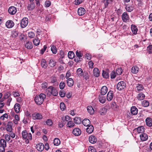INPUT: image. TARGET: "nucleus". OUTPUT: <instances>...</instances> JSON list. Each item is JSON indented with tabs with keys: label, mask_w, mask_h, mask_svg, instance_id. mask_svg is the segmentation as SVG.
Returning a JSON list of instances; mask_svg holds the SVG:
<instances>
[{
	"label": "nucleus",
	"mask_w": 152,
	"mask_h": 152,
	"mask_svg": "<svg viewBox=\"0 0 152 152\" xmlns=\"http://www.w3.org/2000/svg\"><path fill=\"white\" fill-rule=\"evenodd\" d=\"M46 97L45 95L41 93L39 96H35L34 100L37 104L40 105L43 103Z\"/></svg>",
	"instance_id": "nucleus-1"
},
{
	"label": "nucleus",
	"mask_w": 152,
	"mask_h": 152,
	"mask_svg": "<svg viewBox=\"0 0 152 152\" xmlns=\"http://www.w3.org/2000/svg\"><path fill=\"white\" fill-rule=\"evenodd\" d=\"M46 92L48 94H51L54 96H57L58 94V92L56 89L52 86L49 87L46 90Z\"/></svg>",
	"instance_id": "nucleus-2"
},
{
	"label": "nucleus",
	"mask_w": 152,
	"mask_h": 152,
	"mask_svg": "<svg viewBox=\"0 0 152 152\" xmlns=\"http://www.w3.org/2000/svg\"><path fill=\"white\" fill-rule=\"evenodd\" d=\"M126 84L123 81H121L117 85V89L119 91H121L126 88Z\"/></svg>",
	"instance_id": "nucleus-3"
},
{
	"label": "nucleus",
	"mask_w": 152,
	"mask_h": 152,
	"mask_svg": "<svg viewBox=\"0 0 152 152\" xmlns=\"http://www.w3.org/2000/svg\"><path fill=\"white\" fill-rule=\"evenodd\" d=\"M28 19L27 18H23L21 20L20 26L21 28H24L28 25Z\"/></svg>",
	"instance_id": "nucleus-4"
},
{
	"label": "nucleus",
	"mask_w": 152,
	"mask_h": 152,
	"mask_svg": "<svg viewBox=\"0 0 152 152\" xmlns=\"http://www.w3.org/2000/svg\"><path fill=\"white\" fill-rule=\"evenodd\" d=\"M33 119L34 120H40L42 118V116L40 113H35L32 115Z\"/></svg>",
	"instance_id": "nucleus-5"
},
{
	"label": "nucleus",
	"mask_w": 152,
	"mask_h": 152,
	"mask_svg": "<svg viewBox=\"0 0 152 152\" xmlns=\"http://www.w3.org/2000/svg\"><path fill=\"white\" fill-rule=\"evenodd\" d=\"M17 11V8L14 6H11L8 9V12L11 15L15 14Z\"/></svg>",
	"instance_id": "nucleus-6"
},
{
	"label": "nucleus",
	"mask_w": 152,
	"mask_h": 152,
	"mask_svg": "<svg viewBox=\"0 0 152 152\" xmlns=\"http://www.w3.org/2000/svg\"><path fill=\"white\" fill-rule=\"evenodd\" d=\"M81 130L77 128H75L72 131L73 134L75 136H79L81 134Z\"/></svg>",
	"instance_id": "nucleus-7"
},
{
	"label": "nucleus",
	"mask_w": 152,
	"mask_h": 152,
	"mask_svg": "<svg viewBox=\"0 0 152 152\" xmlns=\"http://www.w3.org/2000/svg\"><path fill=\"white\" fill-rule=\"evenodd\" d=\"M113 97V91H110L108 93L107 96V99L108 101H110L112 100Z\"/></svg>",
	"instance_id": "nucleus-8"
},
{
	"label": "nucleus",
	"mask_w": 152,
	"mask_h": 152,
	"mask_svg": "<svg viewBox=\"0 0 152 152\" xmlns=\"http://www.w3.org/2000/svg\"><path fill=\"white\" fill-rule=\"evenodd\" d=\"M5 25L7 28H11L14 26V23L12 20H9L7 21Z\"/></svg>",
	"instance_id": "nucleus-9"
},
{
	"label": "nucleus",
	"mask_w": 152,
	"mask_h": 152,
	"mask_svg": "<svg viewBox=\"0 0 152 152\" xmlns=\"http://www.w3.org/2000/svg\"><path fill=\"white\" fill-rule=\"evenodd\" d=\"M122 18L124 22H126L129 19V15L126 12H124L122 15Z\"/></svg>",
	"instance_id": "nucleus-10"
},
{
	"label": "nucleus",
	"mask_w": 152,
	"mask_h": 152,
	"mask_svg": "<svg viewBox=\"0 0 152 152\" xmlns=\"http://www.w3.org/2000/svg\"><path fill=\"white\" fill-rule=\"evenodd\" d=\"M135 89L138 92L142 91L143 90H144V87L142 85L138 84L136 85Z\"/></svg>",
	"instance_id": "nucleus-11"
},
{
	"label": "nucleus",
	"mask_w": 152,
	"mask_h": 152,
	"mask_svg": "<svg viewBox=\"0 0 152 152\" xmlns=\"http://www.w3.org/2000/svg\"><path fill=\"white\" fill-rule=\"evenodd\" d=\"M36 148L39 151H42L44 148V145L42 143H39L36 145Z\"/></svg>",
	"instance_id": "nucleus-12"
},
{
	"label": "nucleus",
	"mask_w": 152,
	"mask_h": 152,
	"mask_svg": "<svg viewBox=\"0 0 152 152\" xmlns=\"http://www.w3.org/2000/svg\"><path fill=\"white\" fill-rule=\"evenodd\" d=\"M138 109L135 106H132L131 108L130 111L131 114L133 115H136L138 113Z\"/></svg>",
	"instance_id": "nucleus-13"
},
{
	"label": "nucleus",
	"mask_w": 152,
	"mask_h": 152,
	"mask_svg": "<svg viewBox=\"0 0 152 152\" xmlns=\"http://www.w3.org/2000/svg\"><path fill=\"white\" fill-rule=\"evenodd\" d=\"M88 140L90 143L94 144L96 142L97 139L95 136L91 135L89 137Z\"/></svg>",
	"instance_id": "nucleus-14"
},
{
	"label": "nucleus",
	"mask_w": 152,
	"mask_h": 152,
	"mask_svg": "<svg viewBox=\"0 0 152 152\" xmlns=\"http://www.w3.org/2000/svg\"><path fill=\"white\" fill-rule=\"evenodd\" d=\"M85 13V10L83 7H80L78 8L77 10L78 15L80 16L83 15Z\"/></svg>",
	"instance_id": "nucleus-15"
},
{
	"label": "nucleus",
	"mask_w": 152,
	"mask_h": 152,
	"mask_svg": "<svg viewBox=\"0 0 152 152\" xmlns=\"http://www.w3.org/2000/svg\"><path fill=\"white\" fill-rule=\"evenodd\" d=\"M107 91V88L106 86H104L102 87L101 89V94L102 95L105 94Z\"/></svg>",
	"instance_id": "nucleus-16"
},
{
	"label": "nucleus",
	"mask_w": 152,
	"mask_h": 152,
	"mask_svg": "<svg viewBox=\"0 0 152 152\" xmlns=\"http://www.w3.org/2000/svg\"><path fill=\"white\" fill-rule=\"evenodd\" d=\"M14 108L15 112L18 113L20 111V107L19 104L16 103L15 104L14 107Z\"/></svg>",
	"instance_id": "nucleus-17"
},
{
	"label": "nucleus",
	"mask_w": 152,
	"mask_h": 152,
	"mask_svg": "<svg viewBox=\"0 0 152 152\" xmlns=\"http://www.w3.org/2000/svg\"><path fill=\"white\" fill-rule=\"evenodd\" d=\"M146 124L147 126L150 127L152 126V120L150 117L147 118L145 120Z\"/></svg>",
	"instance_id": "nucleus-18"
},
{
	"label": "nucleus",
	"mask_w": 152,
	"mask_h": 152,
	"mask_svg": "<svg viewBox=\"0 0 152 152\" xmlns=\"http://www.w3.org/2000/svg\"><path fill=\"white\" fill-rule=\"evenodd\" d=\"M12 123L9 122L8 123L7 125L6 130L9 132H11L12 130Z\"/></svg>",
	"instance_id": "nucleus-19"
},
{
	"label": "nucleus",
	"mask_w": 152,
	"mask_h": 152,
	"mask_svg": "<svg viewBox=\"0 0 152 152\" xmlns=\"http://www.w3.org/2000/svg\"><path fill=\"white\" fill-rule=\"evenodd\" d=\"M139 68L137 66H135L132 67L131 69V72L134 74H137L139 71Z\"/></svg>",
	"instance_id": "nucleus-20"
},
{
	"label": "nucleus",
	"mask_w": 152,
	"mask_h": 152,
	"mask_svg": "<svg viewBox=\"0 0 152 152\" xmlns=\"http://www.w3.org/2000/svg\"><path fill=\"white\" fill-rule=\"evenodd\" d=\"M131 29L133 34L135 35L137 34V26L134 25H132L131 26Z\"/></svg>",
	"instance_id": "nucleus-21"
},
{
	"label": "nucleus",
	"mask_w": 152,
	"mask_h": 152,
	"mask_svg": "<svg viewBox=\"0 0 152 152\" xmlns=\"http://www.w3.org/2000/svg\"><path fill=\"white\" fill-rule=\"evenodd\" d=\"M82 123L85 126H88L90 125L91 122L88 119H85L83 121Z\"/></svg>",
	"instance_id": "nucleus-22"
},
{
	"label": "nucleus",
	"mask_w": 152,
	"mask_h": 152,
	"mask_svg": "<svg viewBox=\"0 0 152 152\" xmlns=\"http://www.w3.org/2000/svg\"><path fill=\"white\" fill-rule=\"evenodd\" d=\"M94 76L96 77H98L99 75V71L97 68H94L93 70Z\"/></svg>",
	"instance_id": "nucleus-23"
},
{
	"label": "nucleus",
	"mask_w": 152,
	"mask_h": 152,
	"mask_svg": "<svg viewBox=\"0 0 152 152\" xmlns=\"http://www.w3.org/2000/svg\"><path fill=\"white\" fill-rule=\"evenodd\" d=\"M94 128L92 125H89L86 129V132L89 134L91 133L93 131Z\"/></svg>",
	"instance_id": "nucleus-24"
},
{
	"label": "nucleus",
	"mask_w": 152,
	"mask_h": 152,
	"mask_svg": "<svg viewBox=\"0 0 152 152\" xmlns=\"http://www.w3.org/2000/svg\"><path fill=\"white\" fill-rule=\"evenodd\" d=\"M140 137L142 141H145L148 138V136L146 134L143 133L140 135Z\"/></svg>",
	"instance_id": "nucleus-25"
},
{
	"label": "nucleus",
	"mask_w": 152,
	"mask_h": 152,
	"mask_svg": "<svg viewBox=\"0 0 152 152\" xmlns=\"http://www.w3.org/2000/svg\"><path fill=\"white\" fill-rule=\"evenodd\" d=\"M87 110L88 112L90 114L92 115L94 113V110L92 107L91 106H88L87 107Z\"/></svg>",
	"instance_id": "nucleus-26"
},
{
	"label": "nucleus",
	"mask_w": 152,
	"mask_h": 152,
	"mask_svg": "<svg viewBox=\"0 0 152 152\" xmlns=\"http://www.w3.org/2000/svg\"><path fill=\"white\" fill-rule=\"evenodd\" d=\"M67 83L69 86H72L74 84V81L72 78H69L67 80Z\"/></svg>",
	"instance_id": "nucleus-27"
},
{
	"label": "nucleus",
	"mask_w": 152,
	"mask_h": 152,
	"mask_svg": "<svg viewBox=\"0 0 152 152\" xmlns=\"http://www.w3.org/2000/svg\"><path fill=\"white\" fill-rule=\"evenodd\" d=\"M103 95H100L99 96V102L102 103H104L106 101L105 97L103 96Z\"/></svg>",
	"instance_id": "nucleus-28"
},
{
	"label": "nucleus",
	"mask_w": 152,
	"mask_h": 152,
	"mask_svg": "<svg viewBox=\"0 0 152 152\" xmlns=\"http://www.w3.org/2000/svg\"><path fill=\"white\" fill-rule=\"evenodd\" d=\"M21 134L22 137L23 139H26L27 138L28 135V133L26 130L23 131L22 132Z\"/></svg>",
	"instance_id": "nucleus-29"
},
{
	"label": "nucleus",
	"mask_w": 152,
	"mask_h": 152,
	"mask_svg": "<svg viewBox=\"0 0 152 152\" xmlns=\"http://www.w3.org/2000/svg\"><path fill=\"white\" fill-rule=\"evenodd\" d=\"M82 120L80 117H77L74 118V122L76 124H80L81 123Z\"/></svg>",
	"instance_id": "nucleus-30"
},
{
	"label": "nucleus",
	"mask_w": 152,
	"mask_h": 152,
	"mask_svg": "<svg viewBox=\"0 0 152 152\" xmlns=\"http://www.w3.org/2000/svg\"><path fill=\"white\" fill-rule=\"evenodd\" d=\"M25 47L28 49H31L33 48L32 43L29 42H26L25 45Z\"/></svg>",
	"instance_id": "nucleus-31"
},
{
	"label": "nucleus",
	"mask_w": 152,
	"mask_h": 152,
	"mask_svg": "<svg viewBox=\"0 0 152 152\" xmlns=\"http://www.w3.org/2000/svg\"><path fill=\"white\" fill-rule=\"evenodd\" d=\"M48 64L50 66L53 67H54L55 65L56 62L53 60L51 59L49 61Z\"/></svg>",
	"instance_id": "nucleus-32"
},
{
	"label": "nucleus",
	"mask_w": 152,
	"mask_h": 152,
	"mask_svg": "<svg viewBox=\"0 0 152 152\" xmlns=\"http://www.w3.org/2000/svg\"><path fill=\"white\" fill-rule=\"evenodd\" d=\"M145 97L144 94L141 93H139L137 96V99L140 100L143 99Z\"/></svg>",
	"instance_id": "nucleus-33"
},
{
	"label": "nucleus",
	"mask_w": 152,
	"mask_h": 152,
	"mask_svg": "<svg viewBox=\"0 0 152 152\" xmlns=\"http://www.w3.org/2000/svg\"><path fill=\"white\" fill-rule=\"evenodd\" d=\"M107 109L105 108H102L100 109L99 111L100 114L101 115L105 114L107 112Z\"/></svg>",
	"instance_id": "nucleus-34"
},
{
	"label": "nucleus",
	"mask_w": 152,
	"mask_h": 152,
	"mask_svg": "<svg viewBox=\"0 0 152 152\" xmlns=\"http://www.w3.org/2000/svg\"><path fill=\"white\" fill-rule=\"evenodd\" d=\"M102 75L104 78L106 79L108 78L109 77V75L108 73L105 71L103 70Z\"/></svg>",
	"instance_id": "nucleus-35"
},
{
	"label": "nucleus",
	"mask_w": 152,
	"mask_h": 152,
	"mask_svg": "<svg viewBox=\"0 0 152 152\" xmlns=\"http://www.w3.org/2000/svg\"><path fill=\"white\" fill-rule=\"evenodd\" d=\"M111 106L112 109L115 110H117L118 108V106L115 102L112 103Z\"/></svg>",
	"instance_id": "nucleus-36"
},
{
	"label": "nucleus",
	"mask_w": 152,
	"mask_h": 152,
	"mask_svg": "<svg viewBox=\"0 0 152 152\" xmlns=\"http://www.w3.org/2000/svg\"><path fill=\"white\" fill-rule=\"evenodd\" d=\"M54 144L56 146H58L60 144V141L58 138H55L53 141Z\"/></svg>",
	"instance_id": "nucleus-37"
},
{
	"label": "nucleus",
	"mask_w": 152,
	"mask_h": 152,
	"mask_svg": "<svg viewBox=\"0 0 152 152\" xmlns=\"http://www.w3.org/2000/svg\"><path fill=\"white\" fill-rule=\"evenodd\" d=\"M34 8V4L33 3H31L28 4L27 7V9L28 10H32Z\"/></svg>",
	"instance_id": "nucleus-38"
},
{
	"label": "nucleus",
	"mask_w": 152,
	"mask_h": 152,
	"mask_svg": "<svg viewBox=\"0 0 152 152\" xmlns=\"http://www.w3.org/2000/svg\"><path fill=\"white\" fill-rule=\"evenodd\" d=\"M83 71L81 68L78 69L77 70V73L78 76H81L83 75Z\"/></svg>",
	"instance_id": "nucleus-39"
},
{
	"label": "nucleus",
	"mask_w": 152,
	"mask_h": 152,
	"mask_svg": "<svg viewBox=\"0 0 152 152\" xmlns=\"http://www.w3.org/2000/svg\"><path fill=\"white\" fill-rule=\"evenodd\" d=\"M142 105L144 107H147L149 104V103L148 101L144 100L142 103Z\"/></svg>",
	"instance_id": "nucleus-40"
},
{
	"label": "nucleus",
	"mask_w": 152,
	"mask_h": 152,
	"mask_svg": "<svg viewBox=\"0 0 152 152\" xmlns=\"http://www.w3.org/2000/svg\"><path fill=\"white\" fill-rule=\"evenodd\" d=\"M68 56L70 59H72L74 57L75 54L72 51H69L68 53Z\"/></svg>",
	"instance_id": "nucleus-41"
},
{
	"label": "nucleus",
	"mask_w": 152,
	"mask_h": 152,
	"mask_svg": "<svg viewBox=\"0 0 152 152\" xmlns=\"http://www.w3.org/2000/svg\"><path fill=\"white\" fill-rule=\"evenodd\" d=\"M137 130L139 133H142L144 131V128L143 126H140L137 128Z\"/></svg>",
	"instance_id": "nucleus-42"
},
{
	"label": "nucleus",
	"mask_w": 152,
	"mask_h": 152,
	"mask_svg": "<svg viewBox=\"0 0 152 152\" xmlns=\"http://www.w3.org/2000/svg\"><path fill=\"white\" fill-rule=\"evenodd\" d=\"M0 146H6V141L4 139H1L0 141Z\"/></svg>",
	"instance_id": "nucleus-43"
},
{
	"label": "nucleus",
	"mask_w": 152,
	"mask_h": 152,
	"mask_svg": "<svg viewBox=\"0 0 152 152\" xmlns=\"http://www.w3.org/2000/svg\"><path fill=\"white\" fill-rule=\"evenodd\" d=\"M51 49L53 53L55 54L56 53L57 50L55 46L54 45L52 46Z\"/></svg>",
	"instance_id": "nucleus-44"
},
{
	"label": "nucleus",
	"mask_w": 152,
	"mask_h": 152,
	"mask_svg": "<svg viewBox=\"0 0 152 152\" xmlns=\"http://www.w3.org/2000/svg\"><path fill=\"white\" fill-rule=\"evenodd\" d=\"M147 52L149 54L152 53V45H149L147 48Z\"/></svg>",
	"instance_id": "nucleus-45"
},
{
	"label": "nucleus",
	"mask_w": 152,
	"mask_h": 152,
	"mask_svg": "<svg viewBox=\"0 0 152 152\" xmlns=\"http://www.w3.org/2000/svg\"><path fill=\"white\" fill-rule=\"evenodd\" d=\"M123 72L121 68H119L117 69L116 70V74L118 75H120Z\"/></svg>",
	"instance_id": "nucleus-46"
},
{
	"label": "nucleus",
	"mask_w": 152,
	"mask_h": 152,
	"mask_svg": "<svg viewBox=\"0 0 152 152\" xmlns=\"http://www.w3.org/2000/svg\"><path fill=\"white\" fill-rule=\"evenodd\" d=\"M41 64L42 67L45 68L47 67V65L46 64V61L45 59L42 60L41 62Z\"/></svg>",
	"instance_id": "nucleus-47"
},
{
	"label": "nucleus",
	"mask_w": 152,
	"mask_h": 152,
	"mask_svg": "<svg viewBox=\"0 0 152 152\" xmlns=\"http://www.w3.org/2000/svg\"><path fill=\"white\" fill-rule=\"evenodd\" d=\"M66 125L69 127H72L74 126L75 124L72 121H69Z\"/></svg>",
	"instance_id": "nucleus-48"
},
{
	"label": "nucleus",
	"mask_w": 152,
	"mask_h": 152,
	"mask_svg": "<svg viewBox=\"0 0 152 152\" xmlns=\"http://www.w3.org/2000/svg\"><path fill=\"white\" fill-rule=\"evenodd\" d=\"M125 8L126 11L129 12H131L133 10V7L132 6H126Z\"/></svg>",
	"instance_id": "nucleus-49"
},
{
	"label": "nucleus",
	"mask_w": 152,
	"mask_h": 152,
	"mask_svg": "<svg viewBox=\"0 0 152 152\" xmlns=\"http://www.w3.org/2000/svg\"><path fill=\"white\" fill-rule=\"evenodd\" d=\"M76 53L77 57L79 58V59H80V58L83 56L82 53L80 51H78V50L76 51Z\"/></svg>",
	"instance_id": "nucleus-50"
},
{
	"label": "nucleus",
	"mask_w": 152,
	"mask_h": 152,
	"mask_svg": "<svg viewBox=\"0 0 152 152\" xmlns=\"http://www.w3.org/2000/svg\"><path fill=\"white\" fill-rule=\"evenodd\" d=\"M18 35V32L17 31H15L12 32L11 36L13 38H15Z\"/></svg>",
	"instance_id": "nucleus-51"
},
{
	"label": "nucleus",
	"mask_w": 152,
	"mask_h": 152,
	"mask_svg": "<svg viewBox=\"0 0 152 152\" xmlns=\"http://www.w3.org/2000/svg\"><path fill=\"white\" fill-rule=\"evenodd\" d=\"M33 42L35 45L37 46L39 45L40 42V40H38V39H35L33 40Z\"/></svg>",
	"instance_id": "nucleus-52"
},
{
	"label": "nucleus",
	"mask_w": 152,
	"mask_h": 152,
	"mask_svg": "<svg viewBox=\"0 0 152 152\" xmlns=\"http://www.w3.org/2000/svg\"><path fill=\"white\" fill-rule=\"evenodd\" d=\"M112 1V0H103V2L104 3L105 7H106Z\"/></svg>",
	"instance_id": "nucleus-53"
},
{
	"label": "nucleus",
	"mask_w": 152,
	"mask_h": 152,
	"mask_svg": "<svg viewBox=\"0 0 152 152\" xmlns=\"http://www.w3.org/2000/svg\"><path fill=\"white\" fill-rule=\"evenodd\" d=\"M116 73L114 71H113L111 72L110 76L111 79L114 78L116 76Z\"/></svg>",
	"instance_id": "nucleus-54"
},
{
	"label": "nucleus",
	"mask_w": 152,
	"mask_h": 152,
	"mask_svg": "<svg viewBox=\"0 0 152 152\" xmlns=\"http://www.w3.org/2000/svg\"><path fill=\"white\" fill-rule=\"evenodd\" d=\"M65 83L64 82H61L59 85L60 88L61 89H63L64 88L65 86Z\"/></svg>",
	"instance_id": "nucleus-55"
},
{
	"label": "nucleus",
	"mask_w": 152,
	"mask_h": 152,
	"mask_svg": "<svg viewBox=\"0 0 152 152\" xmlns=\"http://www.w3.org/2000/svg\"><path fill=\"white\" fill-rule=\"evenodd\" d=\"M60 107L61 110L64 111L65 108V106L63 102H61L60 104Z\"/></svg>",
	"instance_id": "nucleus-56"
},
{
	"label": "nucleus",
	"mask_w": 152,
	"mask_h": 152,
	"mask_svg": "<svg viewBox=\"0 0 152 152\" xmlns=\"http://www.w3.org/2000/svg\"><path fill=\"white\" fill-rule=\"evenodd\" d=\"M28 35L30 38H33L35 36V34L33 32L31 31L28 33Z\"/></svg>",
	"instance_id": "nucleus-57"
},
{
	"label": "nucleus",
	"mask_w": 152,
	"mask_h": 152,
	"mask_svg": "<svg viewBox=\"0 0 152 152\" xmlns=\"http://www.w3.org/2000/svg\"><path fill=\"white\" fill-rule=\"evenodd\" d=\"M46 124L47 125L51 126L53 124V122L50 119H48L46 121Z\"/></svg>",
	"instance_id": "nucleus-58"
},
{
	"label": "nucleus",
	"mask_w": 152,
	"mask_h": 152,
	"mask_svg": "<svg viewBox=\"0 0 152 152\" xmlns=\"http://www.w3.org/2000/svg\"><path fill=\"white\" fill-rule=\"evenodd\" d=\"M5 139L7 141H9L10 140V135L8 134H6L5 136Z\"/></svg>",
	"instance_id": "nucleus-59"
},
{
	"label": "nucleus",
	"mask_w": 152,
	"mask_h": 152,
	"mask_svg": "<svg viewBox=\"0 0 152 152\" xmlns=\"http://www.w3.org/2000/svg\"><path fill=\"white\" fill-rule=\"evenodd\" d=\"M47 48V46L46 45H45L43 46V48L42 49L40 50V53L41 54H43L45 51L46 50Z\"/></svg>",
	"instance_id": "nucleus-60"
},
{
	"label": "nucleus",
	"mask_w": 152,
	"mask_h": 152,
	"mask_svg": "<svg viewBox=\"0 0 152 152\" xmlns=\"http://www.w3.org/2000/svg\"><path fill=\"white\" fill-rule=\"evenodd\" d=\"M51 4V3L49 1H46L45 2V4L46 7H50Z\"/></svg>",
	"instance_id": "nucleus-61"
},
{
	"label": "nucleus",
	"mask_w": 152,
	"mask_h": 152,
	"mask_svg": "<svg viewBox=\"0 0 152 152\" xmlns=\"http://www.w3.org/2000/svg\"><path fill=\"white\" fill-rule=\"evenodd\" d=\"M48 85L47 83L45 82L42 84V89H45L47 88Z\"/></svg>",
	"instance_id": "nucleus-62"
},
{
	"label": "nucleus",
	"mask_w": 152,
	"mask_h": 152,
	"mask_svg": "<svg viewBox=\"0 0 152 152\" xmlns=\"http://www.w3.org/2000/svg\"><path fill=\"white\" fill-rule=\"evenodd\" d=\"M89 152H96V150L92 147H90L88 148Z\"/></svg>",
	"instance_id": "nucleus-63"
},
{
	"label": "nucleus",
	"mask_w": 152,
	"mask_h": 152,
	"mask_svg": "<svg viewBox=\"0 0 152 152\" xmlns=\"http://www.w3.org/2000/svg\"><path fill=\"white\" fill-rule=\"evenodd\" d=\"M88 65L89 68L92 69L93 67L94 63L91 61H90L88 62Z\"/></svg>",
	"instance_id": "nucleus-64"
}]
</instances>
